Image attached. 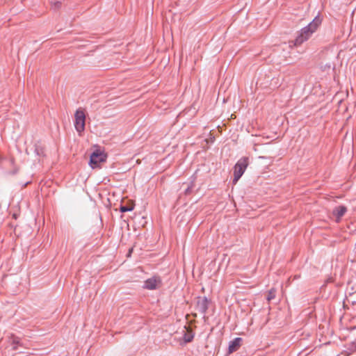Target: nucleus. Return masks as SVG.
I'll list each match as a JSON object with an SVG mask.
<instances>
[{
  "instance_id": "obj_1",
  "label": "nucleus",
  "mask_w": 356,
  "mask_h": 356,
  "mask_svg": "<svg viewBox=\"0 0 356 356\" xmlns=\"http://www.w3.org/2000/svg\"><path fill=\"white\" fill-rule=\"evenodd\" d=\"M86 112L83 108H79L74 113V127L79 136H81L85 130Z\"/></svg>"
},
{
  "instance_id": "obj_2",
  "label": "nucleus",
  "mask_w": 356,
  "mask_h": 356,
  "mask_svg": "<svg viewBox=\"0 0 356 356\" xmlns=\"http://www.w3.org/2000/svg\"><path fill=\"white\" fill-rule=\"evenodd\" d=\"M248 158L243 157L238 161L234 168V184H236L241 177L243 175L248 165Z\"/></svg>"
},
{
  "instance_id": "obj_3",
  "label": "nucleus",
  "mask_w": 356,
  "mask_h": 356,
  "mask_svg": "<svg viewBox=\"0 0 356 356\" xmlns=\"http://www.w3.org/2000/svg\"><path fill=\"white\" fill-rule=\"evenodd\" d=\"M106 155L101 150H96L90 156V165L95 168L98 166L99 163L106 161Z\"/></svg>"
},
{
  "instance_id": "obj_4",
  "label": "nucleus",
  "mask_w": 356,
  "mask_h": 356,
  "mask_svg": "<svg viewBox=\"0 0 356 356\" xmlns=\"http://www.w3.org/2000/svg\"><path fill=\"white\" fill-rule=\"evenodd\" d=\"M161 286V279L158 277H152L145 282L143 288L148 290H154L159 289Z\"/></svg>"
},
{
  "instance_id": "obj_5",
  "label": "nucleus",
  "mask_w": 356,
  "mask_h": 356,
  "mask_svg": "<svg viewBox=\"0 0 356 356\" xmlns=\"http://www.w3.org/2000/svg\"><path fill=\"white\" fill-rule=\"evenodd\" d=\"M209 300L206 297H198L196 302V309L201 314H205L208 309Z\"/></svg>"
},
{
  "instance_id": "obj_6",
  "label": "nucleus",
  "mask_w": 356,
  "mask_h": 356,
  "mask_svg": "<svg viewBox=\"0 0 356 356\" xmlns=\"http://www.w3.org/2000/svg\"><path fill=\"white\" fill-rule=\"evenodd\" d=\"M347 211V208L344 206H339L336 207L332 212L333 216L337 222H339L341 218Z\"/></svg>"
},
{
  "instance_id": "obj_7",
  "label": "nucleus",
  "mask_w": 356,
  "mask_h": 356,
  "mask_svg": "<svg viewBox=\"0 0 356 356\" xmlns=\"http://www.w3.org/2000/svg\"><path fill=\"white\" fill-rule=\"evenodd\" d=\"M241 338L237 337L230 341L229 345V353H232L236 351L241 347Z\"/></svg>"
},
{
  "instance_id": "obj_8",
  "label": "nucleus",
  "mask_w": 356,
  "mask_h": 356,
  "mask_svg": "<svg viewBox=\"0 0 356 356\" xmlns=\"http://www.w3.org/2000/svg\"><path fill=\"white\" fill-rule=\"evenodd\" d=\"M321 24V19L316 17L314 18V19L307 26L308 30H309L310 33H314L320 24Z\"/></svg>"
},
{
  "instance_id": "obj_9",
  "label": "nucleus",
  "mask_w": 356,
  "mask_h": 356,
  "mask_svg": "<svg viewBox=\"0 0 356 356\" xmlns=\"http://www.w3.org/2000/svg\"><path fill=\"white\" fill-rule=\"evenodd\" d=\"M306 40L307 39L305 38V35L300 32V35L296 38V40L291 42L293 43L294 46H299Z\"/></svg>"
},
{
  "instance_id": "obj_10",
  "label": "nucleus",
  "mask_w": 356,
  "mask_h": 356,
  "mask_svg": "<svg viewBox=\"0 0 356 356\" xmlns=\"http://www.w3.org/2000/svg\"><path fill=\"white\" fill-rule=\"evenodd\" d=\"M306 40L307 39L305 38V35L300 32V35L296 38V40L291 42L293 43L294 46H299Z\"/></svg>"
},
{
  "instance_id": "obj_11",
  "label": "nucleus",
  "mask_w": 356,
  "mask_h": 356,
  "mask_svg": "<svg viewBox=\"0 0 356 356\" xmlns=\"http://www.w3.org/2000/svg\"><path fill=\"white\" fill-rule=\"evenodd\" d=\"M306 40L307 39L305 38V35L300 32V35L296 38V40L291 42L293 43L294 46H299Z\"/></svg>"
},
{
  "instance_id": "obj_12",
  "label": "nucleus",
  "mask_w": 356,
  "mask_h": 356,
  "mask_svg": "<svg viewBox=\"0 0 356 356\" xmlns=\"http://www.w3.org/2000/svg\"><path fill=\"white\" fill-rule=\"evenodd\" d=\"M193 339V334L191 330H187L186 334L184 336V339L185 342H191Z\"/></svg>"
},
{
  "instance_id": "obj_13",
  "label": "nucleus",
  "mask_w": 356,
  "mask_h": 356,
  "mask_svg": "<svg viewBox=\"0 0 356 356\" xmlns=\"http://www.w3.org/2000/svg\"><path fill=\"white\" fill-rule=\"evenodd\" d=\"M301 33L305 35V38H306L307 40H308L309 38L312 34V33H310L309 30H308L307 27L303 28L301 30Z\"/></svg>"
},
{
  "instance_id": "obj_14",
  "label": "nucleus",
  "mask_w": 356,
  "mask_h": 356,
  "mask_svg": "<svg viewBox=\"0 0 356 356\" xmlns=\"http://www.w3.org/2000/svg\"><path fill=\"white\" fill-rule=\"evenodd\" d=\"M275 290L272 289L268 291V296H267V300L268 301H270L272 299L275 298Z\"/></svg>"
},
{
  "instance_id": "obj_15",
  "label": "nucleus",
  "mask_w": 356,
  "mask_h": 356,
  "mask_svg": "<svg viewBox=\"0 0 356 356\" xmlns=\"http://www.w3.org/2000/svg\"><path fill=\"white\" fill-rule=\"evenodd\" d=\"M131 209H132L131 208H128V207H121V211L122 212H125V211H130Z\"/></svg>"
},
{
  "instance_id": "obj_16",
  "label": "nucleus",
  "mask_w": 356,
  "mask_h": 356,
  "mask_svg": "<svg viewBox=\"0 0 356 356\" xmlns=\"http://www.w3.org/2000/svg\"><path fill=\"white\" fill-rule=\"evenodd\" d=\"M234 115V114H232L231 118H233Z\"/></svg>"
}]
</instances>
